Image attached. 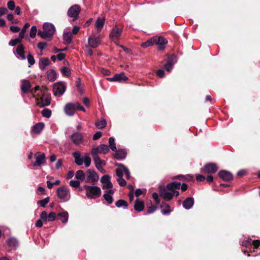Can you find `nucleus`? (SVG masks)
<instances>
[{
	"label": "nucleus",
	"instance_id": "obj_31",
	"mask_svg": "<svg viewBox=\"0 0 260 260\" xmlns=\"http://www.w3.org/2000/svg\"><path fill=\"white\" fill-rule=\"evenodd\" d=\"M6 243L9 247L12 248H16L18 245L17 240L14 237H11L7 239Z\"/></svg>",
	"mask_w": 260,
	"mask_h": 260
},
{
	"label": "nucleus",
	"instance_id": "obj_7",
	"mask_svg": "<svg viewBox=\"0 0 260 260\" xmlns=\"http://www.w3.org/2000/svg\"><path fill=\"white\" fill-rule=\"evenodd\" d=\"M36 160L32 162V165L34 167H38L44 164L46 162V157L44 153L38 152L35 154Z\"/></svg>",
	"mask_w": 260,
	"mask_h": 260
},
{
	"label": "nucleus",
	"instance_id": "obj_55",
	"mask_svg": "<svg viewBox=\"0 0 260 260\" xmlns=\"http://www.w3.org/2000/svg\"><path fill=\"white\" fill-rule=\"evenodd\" d=\"M123 172H124L122 168H118L116 170V175L118 177V178L122 177Z\"/></svg>",
	"mask_w": 260,
	"mask_h": 260
},
{
	"label": "nucleus",
	"instance_id": "obj_32",
	"mask_svg": "<svg viewBox=\"0 0 260 260\" xmlns=\"http://www.w3.org/2000/svg\"><path fill=\"white\" fill-rule=\"evenodd\" d=\"M115 152L116 153L114 155V157L117 159H122L126 156V152L124 149L117 150Z\"/></svg>",
	"mask_w": 260,
	"mask_h": 260
},
{
	"label": "nucleus",
	"instance_id": "obj_41",
	"mask_svg": "<svg viewBox=\"0 0 260 260\" xmlns=\"http://www.w3.org/2000/svg\"><path fill=\"white\" fill-rule=\"evenodd\" d=\"M109 147L113 151H116L117 148L115 143V139L113 137H110L109 139Z\"/></svg>",
	"mask_w": 260,
	"mask_h": 260
},
{
	"label": "nucleus",
	"instance_id": "obj_57",
	"mask_svg": "<svg viewBox=\"0 0 260 260\" xmlns=\"http://www.w3.org/2000/svg\"><path fill=\"white\" fill-rule=\"evenodd\" d=\"M75 109H76L78 110H81L83 112H85V108L83 106H81L79 103H75Z\"/></svg>",
	"mask_w": 260,
	"mask_h": 260
},
{
	"label": "nucleus",
	"instance_id": "obj_19",
	"mask_svg": "<svg viewBox=\"0 0 260 260\" xmlns=\"http://www.w3.org/2000/svg\"><path fill=\"white\" fill-rule=\"evenodd\" d=\"M155 44L158 45V48L160 50H162L165 48V44L167 43V40L162 37H155Z\"/></svg>",
	"mask_w": 260,
	"mask_h": 260
},
{
	"label": "nucleus",
	"instance_id": "obj_58",
	"mask_svg": "<svg viewBox=\"0 0 260 260\" xmlns=\"http://www.w3.org/2000/svg\"><path fill=\"white\" fill-rule=\"evenodd\" d=\"M102 133L100 131H98L93 135L92 139L93 140H96L102 137Z\"/></svg>",
	"mask_w": 260,
	"mask_h": 260
},
{
	"label": "nucleus",
	"instance_id": "obj_13",
	"mask_svg": "<svg viewBox=\"0 0 260 260\" xmlns=\"http://www.w3.org/2000/svg\"><path fill=\"white\" fill-rule=\"evenodd\" d=\"M56 217V213L54 212H51L48 215L45 211L41 212L40 218L44 222L54 221Z\"/></svg>",
	"mask_w": 260,
	"mask_h": 260
},
{
	"label": "nucleus",
	"instance_id": "obj_50",
	"mask_svg": "<svg viewBox=\"0 0 260 260\" xmlns=\"http://www.w3.org/2000/svg\"><path fill=\"white\" fill-rule=\"evenodd\" d=\"M50 200L49 197L45 198V199L39 200L37 202L38 204H40L41 206L45 207L46 205L47 204Z\"/></svg>",
	"mask_w": 260,
	"mask_h": 260
},
{
	"label": "nucleus",
	"instance_id": "obj_48",
	"mask_svg": "<svg viewBox=\"0 0 260 260\" xmlns=\"http://www.w3.org/2000/svg\"><path fill=\"white\" fill-rule=\"evenodd\" d=\"M27 59L28 63V67H30L31 66L35 63V60L33 56L30 54L28 53L27 56Z\"/></svg>",
	"mask_w": 260,
	"mask_h": 260
},
{
	"label": "nucleus",
	"instance_id": "obj_46",
	"mask_svg": "<svg viewBox=\"0 0 260 260\" xmlns=\"http://www.w3.org/2000/svg\"><path fill=\"white\" fill-rule=\"evenodd\" d=\"M29 24L28 23H26L24 26L23 28L21 29V31L19 32V37L23 39L24 37V35L25 34L26 29L29 26Z\"/></svg>",
	"mask_w": 260,
	"mask_h": 260
},
{
	"label": "nucleus",
	"instance_id": "obj_6",
	"mask_svg": "<svg viewBox=\"0 0 260 260\" xmlns=\"http://www.w3.org/2000/svg\"><path fill=\"white\" fill-rule=\"evenodd\" d=\"M70 139L74 145L78 146L83 143L84 135L79 132H74L71 135Z\"/></svg>",
	"mask_w": 260,
	"mask_h": 260
},
{
	"label": "nucleus",
	"instance_id": "obj_30",
	"mask_svg": "<svg viewBox=\"0 0 260 260\" xmlns=\"http://www.w3.org/2000/svg\"><path fill=\"white\" fill-rule=\"evenodd\" d=\"M44 127V124L42 122H39L34 125L31 129L32 133L40 134Z\"/></svg>",
	"mask_w": 260,
	"mask_h": 260
},
{
	"label": "nucleus",
	"instance_id": "obj_25",
	"mask_svg": "<svg viewBox=\"0 0 260 260\" xmlns=\"http://www.w3.org/2000/svg\"><path fill=\"white\" fill-rule=\"evenodd\" d=\"M194 204V199L192 197L187 198L183 202V207L186 209H190Z\"/></svg>",
	"mask_w": 260,
	"mask_h": 260
},
{
	"label": "nucleus",
	"instance_id": "obj_34",
	"mask_svg": "<svg viewBox=\"0 0 260 260\" xmlns=\"http://www.w3.org/2000/svg\"><path fill=\"white\" fill-rule=\"evenodd\" d=\"M72 34L70 31L64 32L63 34V39L66 44L71 43L72 41Z\"/></svg>",
	"mask_w": 260,
	"mask_h": 260
},
{
	"label": "nucleus",
	"instance_id": "obj_16",
	"mask_svg": "<svg viewBox=\"0 0 260 260\" xmlns=\"http://www.w3.org/2000/svg\"><path fill=\"white\" fill-rule=\"evenodd\" d=\"M14 53L16 55V57L19 59L25 60L26 59L24 47L22 44L18 45L16 52L14 51Z\"/></svg>",
	"mask_w": 260,
	"mask_h": 260
},
{
	"label": "nucleus",
	"instance_id": "obj_62",
	"mask_svg": "<svg viewBox=\"0 0 260 260\" xmlns=\"http://www.w3.org/2000/svg\"><path fill=\"white\" fill-rule=\"evenodd\" d=\"M7 18L8 19V20H10V21H12V23H17V21H14L13 20V15L12 14H8L7 16Z\"/></svg>",
	"mask_w": 260,
	"mask_h": 260
},
{
	"label": "nucleus",
	"instance_id": "obj_37",
	"mask_svg": "<svg viewBox=\"0 0 260 260\" xmlns=\"http://www.w3.org/2000/svg\"><path fill=\"white\" fill-rule=\"evenodd\" d=\"M155 37H153L151 38H150L149 40L147 41L146 42L142 43L141 44V47H142L144 48H147L149 46H152L154 44H155Z\"/></svg>",
	"mask_w": 260,
	"mask_h": 260
},
{
	"label": "nucleus",
	"instance_id": "obj_4",
	"mask_svg": "<svg viewBox=\"0 0 260 260\" xmlns=\"http://www.w3.org/2000/svg\"><path fill=\"white\" fill-rule=\"evenodd\" d=\"M57 194L59 199L68 201L71 198L70 191L67 187L62 186L57 189Z\"/></svg>",
	"mask_w": 260,
	"mask_h": 260
},
{
	"label": "nucleus",
	"instance_id": "obj_61",
	"mask_svg": "<svg viewBox=\"0 0 260 260\" xmlns=\"http://www.w3.org/2000/svg\"><path fill=\"white\" fill-rule=\"evenodd\" d=\"M156 209V207L155 206H151L149 207L147 211V214H151L153 213Z\"/></svg>",
	"mask_w": 260,
	"mask_h": 260
},
{
	"label": "nucleus",
	"instance_id": "obj_12",
	"mask_svg": "<svg viewBox=\"0 0 260 260\" xmlns=\"http://www.w3.org/2000/svg\"><path fill=\"white\" fill-rule=\"evenodd\" d=\"M101 182L102 184L103 189H110L112 188L113 185L111 182V178L108 175H105L102 177Z\"/></svg>",
	"mask_w": 260,
	"mask_h": 260
},
{
	"label": "nucleus",
	"instance_id": "obj_26",
	"mask_svg": "<svg viewBox=\"0 0 260 260\" xmlns=\"http://www.w3.org/2000/svg\"><path fill=\"white\" fill-rule=\"evenodd\" d=\"M49 63L50 61L48 58H41L40 59L39 61V68L42 71H44L45 70L46 67L49 65Z\"/></svg>",
	"mask_w": 260,
	"mask_h": 260
},
{
	"label": "nucleus",
	"instance_id": "obj_15",
	"mask_svg": "<svg viewBox=\"0 0 260 260\" xmlns=\"http://www.w3.org/2000/svg\"><path fill=\"white\" fill-rule=\"evenodd\" d=\"M122 31V29L116 25L112 29L109 37L112 40L118 39L121 36Z\"/></svg>",
	"mask_w": 260,
	"mask_h": 260
},
{
	"label": "nucleus",
	"instance_id": "obj_39",
	"mask_svg": "<svg viewBox=\"0 0 260 260\" xmlns=\"http://www.w3.org/2000/svg\"><path fill=\"white\" fill-rule=\"evenodd\" d=\"M95 125L98 128H103L106 126L107 121L105 119L102 118L95 122Z\"/></svg>",
	"mask_w": 260,
	"mask_h": 260
},
{
	"label": "nucleus",
	"instance_id": "obj_47",
	"mask_svg": "<svg viewBox=\"0 0 260 260\" xmlns=\"http://www.w3.org/2000/svg\"><path fill=\"white\" fill-rule=\"evenodd\" d=\"M41 114L44 117L48 118L51 115V111L48 109H44L42 110Z\"/></svg>",
	"mask_w": 260,
	"mask_h": 260
},
{
	"label": "nucleus",
	"instance_id": "obj_53",
	"mask_svg": "<svg viewBox=\"0 0 260 260\" xmlns=\"http://www.w3.org/2000/svg\"><path fill=\"white\" fill-rule=\"evenodd\" d=\"M69 184L73 187L77 188L80 186V181L78 180H71L69 182Z\"/></svg>",
	"mask_w": 260,
	"mask_h": 260
},
{
	"label": "nucleus",
	"instance_id": "obj_29",
	"mask_svg": "<svg viewBox=\"0 0 260 260\" xmlns=\"http://www.w3.org/2000/svg\"><path fill=\"white\" fill-rule=\"evenodd\" d=\"M46 76L49 81L53 82L57 78V74L53 69H50L46 72Z\"/></svg>",
	"mask_w": 260,
	"mask_h": 260
},
{
	"label": "nucleus",
	"instance_id": "obj_14",
	"mask_svg": "<svg viewBox=\"0 0 260 260\" xmlns=\"http://www.w3.org/2000/svg\"><path fill=\"white\" fill-rule=\"evenodd\" d=\"M177 61L176 57L174 55H171L167 59L166 63L164 65L165 69L170 72L173 69L174 64Z\"/></svg>",
	"mask_w": 260,
	"mask_h": 260
},
{
	"label": "nucleus",
	"instance_id": "obj_64",
	"mask_svg": "<svg viewBox=\"0 0 260 260\" xmlns=\"http://www.w3.org/2000/svg\"><path fill=\"white\" fill-rule=\"evenodd\" d=\"M65 54L64 53H59L57 55L56 57L58 60H62L65 58Z\"/></svg>",
	"mask_w": 260,
	"mask_h": 260
},
{
	"label": "nucleus",
	"instance_id": "obj_23",
	"mask_svg": "<svg viewBox=\"0 0 260 260\" xmlns=\"http://www.w3.org/2000/svg\"><path fill=\"white\" fill-rule=\"evenodd\" d=\"M50 97L48 95L43 94L40 99L39 103L41 107L47 106L50 104Z\"/></svg>",
	"mask_w": 260,
	"mask_h": 260
},
{
	"label": "nucleus",
	"instance_id": "obj_36",
	"mask_svg": "<svg viewBox=\"0 0 260 260\" xmlns=\"http://www.w3.org/2000/svg\"><path fill=\"white\" fill-rule=\"evenodd\" d=\"M86 174L82 170H78L75 174V178L80 182L83 181L85 179Z\"/></svg>",
	"mask_w": 260,
	"mask_h": 260
},
{
	"label": "nucleus",
	"instance_id": "obj_60",
	"mask_svg": "<svg viewBox=\"0 0 260 260\" xmlns=\"http://www.w3.org/2000/svg\"><path fill=\"white\" fill-rule=\"evenodd\" d=\"M47 46V44L44 42H39L38 44V47L41 49V50L45 49V48Z\"/></svg>",
	"mask_w": 260,
	"mask_h": 260
},
{
	"label": "nucleus",
	"instance_id": "obj_17",
	"mask_svg": "<svg viewBox=\"0 0 260 260\" xmlns=\"http://www.w3.org/2000/svg\"><path fill=\"white\" fill-rule=\"evenodd\" d=\"M242 246L249 247L253 246L254 249H256L260 245V241L259 240H253L252 241L251 239H249L246 240H244L242 242Z\"/></svg>",
	"mask_w": 260,
	"mask_h": 260
},
{
	"label": "nucleus",
	"instance_id": "obj_44",
	"mask_svg": "<svg viewBox=\"0 0 260 260\" xmlns=\"http://www.w3.org/2000/svg\"><path fill=\"white\" fill-rule=\"evenodd\" d=\"M115 205L117 207H123L124 208H126L128 206V204L127 203L124 201V200H118L116 203H115Z\"/></svg>",
	"mask_w": 260,
	"mask_h": 260
},
{
	"label": "nucleus",
	"instance_id": "obj_45",
	"mask_svg": "<svg viewBox=\"0 0 260 260\" xmlns=\"http://www.w3.org/2000/svg\"><path fill=\"white\" fill-rule=\"evenodd\" d=\"M99 147L100 150V151H101V153L106 154L109 151V147L107 145L102 144L99 146Z\"/></svg>",
	"mask_w": 260,
	"mask_h": 260
},
{
	"label": "nucleus",
	"instance_id": "obj_35",
	"mask_svg": "<svg viewBox=\"0 0 260 260\" xmlns=\"http://www.w3.org/2000/svg\"><path fill=\"white\" fill-rule=\"evenodd\" d=\"M144 208V203L142 201L137 200L135 202L134 208L138 212H141L143 210Z\"/></svg>",
	"mask_w": 260,
	"mask_h": 260
},
{
	"label": "nucleus",
	"instance_id": "obj_42",
	"mask_svg": "<svg viewBox=\"0 0 260 260\" xmlns=\"http://www.w3.org/2000/svg\"><path fill=\"white\" fill-rule=\"evenodd\" d=\"M116 165L121 168H122L123 172L126 175V177L127 179L131 178L130 172L128 169L126 167H125L123 165L121 164H116Z\"/></svg>",
	"mask_w": 260,
	"mask_h": 260
},
{
	"label": "nucleus",
	"instance_id": "obj_8",
	"mask_svg": "<svg viewBox=\"0 0 260 260\" xmlns=\"http://www.w3.org/2000/svg\"><path fill=\"white\" fill-rule=\"evenodd\" d=\"M80 11V7L78 5H74L69 9L68 15L70 17L73 18L74 20H76L78 18Z\"/></svg>",
	"mask_w": 260,
	"mask_h": 260
},
{
	"label": "nucleus",
	"instance_id": "obj_33",
	"mask_svg": "<svg viewBox=\"0 0 260 260\" xmlns=\"http://www.w3.org/2000/svg\"><path fill=\"white\" fill-rule=\"evenodd\" d=\"M160 208L161 209V212L164 215H168L171 212L169 205L165 202H162L161 203Z\"/></svg>",
	"mask_w": 260,
	"mask_h": 260
},
{
	"label": "nucleus",
	"instance_id": "obj_2",
	"mask_svg": "<svg viewBox=\"0 0 260 260\" xmlns=\"http://www.w3.org/2000/svg\"><path fill=\"white\" fill-rule=\"evenodd\" d=\"M43 28L44 30H39L38 35L44 39L52 38L55 31L54 26L52 23L46 22L43 24Z\"/></svg>",
	"mask_w": 260,
	"mask_h": 260
},
{
	"label": "nucleus",
	"instance_id": "obj_43",
	"mask_svg": "<svg viewBox=\"0 0 260 260\" xmlns=\"http://www.w3.org/2000/svg\"><path fill=\"white\" fill-rule=\"evenodd\" d=\"M22 39H21V38H19V37L18 38H16V39H13V40H11L9 42V45L11 46H15L17 44H18V45L21 44L20 43L22 42Z\"/></svg>",
	"mask_w": 260,
	"mask_h": 260
},
{
	"label": "nucleus",
	"instance_id": "obj_1",
	"mask_svg": "<svg viewBox=\"0 0 260 260\" xmlns=\"http://www.w3.org/2000/svg\"><path fill=\"white\" fill-rule=\"evenodd\" d=\"M180 183L178 182H172L168 184L165 187L160 189V196L166 201H170L174 197H178L179 192L178 190L180 189Z\"/></svg>",
	"mask_w": 260,
	"mask_h": 260
},
{
	"label": "nucleus",
	"instance_id": "obj_21",
	"mask_svg": "<svg viewBox=\"0 0 260 260\" xmlns=\"http://www.w3.org/2000/svg\"><path fill=\"white\" fill-rule=\"evenodd\" d=\"M218 175L223 180L225 181H230L233 179L232 174L229 171L225 170L220 171Z\"/></svg>",
	"mask_w": 260,
	"mask_h": 260
},
{
	"label": "nucleus",
	"instance_id": "obj_40",
	"mask_svg": "<svg viewBox=\"0 0 260 260\" xmlns=\"http://www.w3.org/2000/svg\"><path fill=\"white\" fill-rule=\"evenodd\" d=\"M58 216L60 217L61 221L63 223H66L69 218V214L67 212H62L58 214Z\"/></svg>",
	"mask_w": 260,
	"mask_h": 260
},
{
	"label": "nucleus",
	"instance_id": "obj_10",
	"mask_svg": "<svg viewBox=\"0 0 260 260\" xmlns=\"http://www.w3.org/2000/svg\"><path fill=\"white\" fill-rule=\"evenodd\" d=\"M75 163L78 166L82 165L84 163L85 166L87 168L90 166L91 162L90 157L87 154H84L82 155V157L75 159Z\"/></svg>",
	"mask_w": 260,
	"mask_h": 260
},
{
	"label": "nucleus",
	"instance_id": "obj_18",
	"mask_svg": "<svg viewBox=\"0 0 260 260\" xmlns=\"http://www.w3.org/2000/svg\"><path fill=\"white\" fill-rule=\"evenodd\" d=\"M128 79L127 77L125 75L124 72H121L120 74H115L113 77L108 78L107 80L110 81H116L121 82L122 81H126Z\"/></svg>",
	"mask_w": 260,
	"mask_h": 260
},
{
	"label": "nucleus",
	"instance_id": "obj_54",
	"mask_svg": "<svg viewBox=\"0 0 260 260\" xmlns=\"http://www.w3.org/2000/svg\"><path fill=\"white\" fill-rule=\"evenodd\" d=\"M37 31V27L36 26H31V27L30 28V34H29L30 37L31 38H34L36 37Z\"/></svg>",
	"mask_w": 260,
	"mask_h": 260
},
{
	"label": "nucleus",
	"instance_id": "obj_24",
	"mask_svg": "<svg viewBox=\"0 0 260 260\" xmlns=\"http://www.w3.org/2000/svg\"><path fill=\"white\" fill-rule=\"evenodd\" d=\"M105 17H98L95 22V27L97 29L98 32H100L105 24Z\"/></svg>",
	"mask_w": 260,
	"mask_h": 260
},
{
	"label": "nucleus",
	"instance_id": "obj_22",
	"mask_svg": "<svg viewBox=\"0 0 260 260\" xmlns=\"http://www.w3.org/2000/svg\"><path fill=\"white\" fill-rule=\"evenodd\" d=\"M100 41L98 38L95 37H89L88 39V44L90 47L95 48L100 44Z\"/></svg>",
	"mask_w": 260,
	"mask_h": 260
},
{
	"label": "nucleus",
	"instance_id": "obj_3",
	"mask_svg": "<svg viewBox=\"0 0 260 260\" xmlns=\"http://www.w3.org/2000/svg\"><path fill=\"white\" fill-rule=\"evenodd\" d=\"M83 187L86 190V196L89 198H96L101 194V188L98 186L85 185Z\"/></svg>",
	"mask_w": 260,
	"mask_h": 260
},
{
	"label": "nucleus",
	"instance_id": "obj_56",
	"mask_svg": "<svg viewBox=\"0 0 260 260\" xmlns=\"http://www.w3.org/2000/svg\"><path fill=\"white\" fill-rule=\"evenodd\" d=\"M117 180L119 185L121 186H124L126 184L125 180L123 178V177L118 178Z\"/></svg>",
	"mask_w": 260,
	"mask_h": 260
},
{
	"label": "nucleus",
	"instance_id": "obj_52",
	"mask_svg": "<svg viewBox=\"0 0 260 260\" xmlns=\"http://www.w3.org/2000/svg\"><path fill=\"white\" fill-rule=\"evenodd\" d=\"M7 7L11 11L14 10L15 8V2L13 0L9 1L7 3Z\"/></svg>",
	"mask_w": 260,
	"mask_h": 260
},
{
	"label": "nucleus",
	"instance_id": "obj_38",
	"mask_svg": "<svg viewBox=\"0 0 260 260\" xmlns=\"http://www.w3.org/2000/svg\"><path fill=\"white\" fill-rule=\"evenodd\" d=\"M93 159L95 162L96 168H98V167L105 166L106 164L105 161L102 160L99 156L93 158Z\"/></svg>",
	"mask_w": 260,
	"mask_h": 260
},
{
	"label": "nucleus",
	"instance_id": "obj_5",
	"mask_svg": "<svg viewBox=\"0 0 260 260\" xmlns=\"http://www.w3.org/2000/svg\"><path fill=\"white\" fill-rule=\"evenodd\" d=\"M66 89V87L62 82H56L53 85V94L56 96L60 97L64 93Z\"/></svg>",
	"mask_w": 260,
	"mask_h": 260
},
{
	"label": "nucleus",
	"instance_id": "obj_59",
	"mask_svg": "<svg viewBox=\"0 0 260 260\" xmlns=\"http://www.w3.org/2000/svg\"><path fill=\"white\" fill-rule=\"evenodd\" d=\"M10 29L13 32H18L20 30V29L18 26L13 25L10 26Z\"/></svg>",
	"mask_w": 260,
	"mask_h": 260
},
{
	"label": "nucleus",
	"instance_id": "obj_27",
	"mask_svg": "<svg viewBox=\"0 0 260 260\" xmlns=\"http://www.w3.org/2000/svg\"><path fill=\"white\" fill-rule=\"evenodd\" d=\"M30 87V83L28 80H23L21 81V89L23 92H28L29 91Z\"/></svg>",
	"mask_w": 260,
	"mask_h": 260
},
{
	"label": "nucleus",
	"instance_id": "obj_51",
	"mask_svg": "<svg viewBox=\"0 0 260 260\" xmlns=\"http://www.w3.org/2000/svg\"><path fill=\"white\" fill-rule=\"evenodd\" d=\"M100 150L99 146L92 149L91 154L92 155V158L99 157L98 154L101 153V151Z\"/></svg>",
	"mask_w": 260,
	"mask_h": 260
},
{
	"label": "nucleus",
	"instance_id": "obj_11",
	"mask_svg": "<svg viewBox=\"0 0 260 260\" xmlns=\"http://www.w3.org/2000/svg\"><path fill=\"white\" fill-rule=\"evenodd\" d=\"M217 171V167L215 164L209 163L201 168V171L203 173L214 174Z\"/></svg>",
	"mask_w": 260,
	"mask_h": 260
},
{
	"label": "nucleus",
	"instance_id": "obj_49",
	"mask_svg": "<svg viewBox=\"0 0 260 260\" xmlns=\"http://www.w3.org/2000/svg\"><path fill=\"white\" fill-rule=\"evenodd\" d=\"M61 72L62 75L69 77L71 75V70L69 68L63 67L61 69Z\"/></svg>",
	"mask_w": 260,
	"mask_h": 260
},
{
	"label": "nucleus",
	"instance_id": "obj_28",
	"mask_svg": "<svg viewBox=\"0 0 260 260\" xmlns=\"http://www.w3.org/2000/svg\"><path fill=\"white\" fill-rule=\"evenodd\" d=\"M114 191L112 189H109L106 191V193L103 195L104 199L109 204H111L113 202V198L112 195L114 193Z\"/></svg>",
	"mask_w": 260,
	"mask_h": 260
},
{
	"label": "nucleus",
	"instance_id": "obj_63",
	"mask_svg": "<svg viewBox=\"0 0 260 260\" xmlns=\"http://www.w3.org/2000/svg\"><path fill=\"white\" fill-rule=\"evenodd\" d=\"M152 197L155 200V201L157 204H158L160 202V201L158 198V195L157 193L153 192L152 193Z\"/></svg>",
	"mask_w": 260,
	"mask_h": 260
},
{
	"label": "nucleus",
	"instance_id": "obj_20",
	"mask_svg": "<svg viewBox=\"0 0 260 260\" xmlns=\"http://www.w3.org/2000/svg\"><path fill=\"white\" fill-rule=\"evenodd\" d=\"M65 113L70 116L74 115L75 112V104L68 103L64 108Z\"/></svg>",
	"mask_w": 260,
	"mask_h": 260
},
{
	"label": "nucleus",
	"instance_id": "obj_9",
	"mask_svg": "<svg viewBox=\"0 0 260 260\" xmlns=\"http://www.w3.org/2000/svg\"><path fill=\"white\" fill-rule=\"evenodd\" d=\"M99 180V176L95 171L88 169L86 172V182L94 184Z\"/></svg>",
	"mask_w": 260,
	"mask_h": 260
}]
</instances>
